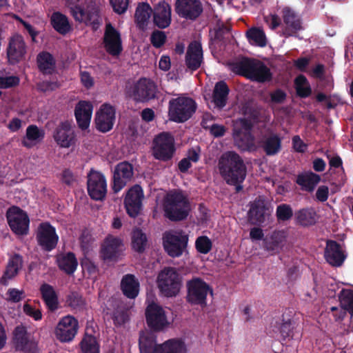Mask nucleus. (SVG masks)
I'll use <instances>...</instances> for the list:
<instances>
[{
  "label": "nucleus",
  "mask_w": 353,
  "mask_h": 353,
  "mask_svg": "<svg viewBox=\"0 0 353 353\" xmlns=\"http://www.w3.org/2000/svg\"><path fill=\"white\" fill-rule=\"evenodd\" d=\"M112 320L115 325H121L128 321V316L124 311H115L112 314Z\"/></svg>",
  "instance_id": "obj_62"
},
{
  "label": "nucleus",
  "mask_w": 353,
  "mask_h": 353,
  "mask_svg": "<svg viewBox=\"0 0 353 353\" xmlns=\"http://www.w3.org/2000/svg\"><path fill=\"white\" fill-rule=\"evenodd\" d=\"M286 93L279 88L270 93L271 101L274 103H282L286 99Z\"/></svg>",
  "instance_id": "obj_63"
},
{
  "label": "nucleus",
  "mask_w": 353,
  "mask_h": 353,
  "mask_svg": "<svg viewBox=\"0 0 353 353\" xmlns=\"http://www.w3.org/2000/svg\"><path fill=\"white\" fill-rule=\"evenodd\" d=\"M52 28L59 34L65 35L71 30V25L68 17L60 12H54L50 17Z\"/></svg>",
  "instance_id": "obj_44"
},
{
  "label": "nucleus",
  "mask_w": 353,
  "mask_h": 353,
  "mask_svg": "<svg viewBox=\"0 0 353 353\" xmlns=\"http://www.w3.org/2000/svg\"><path fill=\"white\" fill-rule=\"evenodd\" d=\"M140 283L134 274H127L121 281V290L124 296L130 299H135L139 293Z\"/></svg>",
  "instance_id": "obj_32"
},
{
  "label": "nucleus",
  "mask_w": 353,
  "mask_h": 353,
  "mask_svg": "<svg viewBox=\"0 0 353 353\" xmlns=\"http://www.w3.org/2000/svg\"><path fill=\"white\" fill-rule=\"evenodd\" d=\"M196 103L192 98L179 97L169 101V119L176 123H184L196 112Z\"/></svg>",
  "instance_id": "obj_5"
},
{
  "label": "nucleus",
  "mask_w": 353,
  "mask_h": 353,
  "mask_svg": "<svg viewBox=\"0 0 353 353\" xmlns=\"http://www.w3.org/2000/svg\"><path fill=\"white\" fill-rule=\"evenodd\" d=\"M160 344H157L156 336L150 332H141L139 338L140 353H159Z\"/></svg>",
  "instance_id": "obj_34"
},
{
  "label": "nucleus",
  "mask_w": 353,
  "mask_h": 353,
  "mask_svg": "<svg viewBox=\"0 0 353 353\" xmlns=\"http://www.w3.org/2000/svg\"><path fill=\"white\" fill-rule=\"evenodd\" d=\"M154 25L160 29L168 28L171 23V7L165 1L159 2L152 9Z\"/></svg>",
  "instance_id": "obj_27"
},
{
  "label": "nucleus",
  "mask_w": 353,
  "mask_h": 353,
  "mask_svg": "<svg viewBox=\"0 0 353 353\" xmlns=\"http://www.w3.org/2000/svg\"><path fill=\"white\" fill-rule=\"evenodd\" d=\"M265 208L263 203L254 202L248 212V217L253 224H260L265 221Z\"/></svg>",
  "instance_id": "obj_49"
},
{
  "label": "nucleus",
  "mask_w": 353,
  "mask_h": 353,
  "mask_svg": "<svg viewBox=\"0 0 353 353\" xmlns=\"http://www.w3.org/2000/svg\"><path fill=\"white\" fill-rule=\"evenodd\" d=\"M6 219L12 231L18 235L27 234L30 219L26 212L17 206L10 207L6 212Z\"/></svg>",
  "instance_id": "obj_12"
},
{
  "label": "nucleus",
  "mask_w": 353,
  "mask_h": 353,
  "mask_svg": "<svg viewBox=\"0 0 353 353\" xmlns=\"http://www.w3.org/2000/svg\"><path fill=\"white\" fill-rule=\"evenodd\" d=\"M219 170L228 184L244 181L247 168L241 157L235 152L223 153L219 160Z\"/></svg>",
  "instance_id": "obj_2"
},
{
  "label": "nucleus",
  "mask_w": 353,
  "mask_h": 353,
  "mask_svg": "<svg viewBox=\"0 0 353 353\" xmlns=\"http://www.w3.org/2000/svg\"><path fill=\"white\" fill-rule=\"evenodd\" d=\"M246 37L249 43L259 47H265L267 44L265 34L263 29L253 27L246 32Z\"/></svg>",
  "instance_id": "obj_48"
},
{
  "label": "nucleus",
  "mask_w": 353,
  "mask_h": 353,
  "mask_svg": "<svg viewBox=\"0 0 353 353\" xmlns=\"http://www.w3.org/2000/svg\"><path fill=\"white\" fill-rule=\"evenodd\" d=\"M23 263L22 256L18 254H14L9 260L6 270L0 279V283L4 285L8 284V280L14 277L19 269L21 268Z\"/></svg>",
  "instance_id": "obj_39"
},
{
  "label": "nucleus",
  "mask_w": 353,
  "mask_h": 353,
  "mask_svg": "<svg viewBox=\"0 0 353 353\" xmlns=\"http://www.w3.org/2000/svg\"><path fill=\"white\" fill-rule=\"evenodd\" d=\"M195 248L198 252L206 254L212 250V241L207 236H199L195 241Z\"/></svg>",
  "instance_id": "obj_55"
},
{
  "label": "nucleus",
  "mask_w": 353,
  "mask_h": 353,
  "mask_svg": "<svg viewBox=\"0 0 353 353\" xmlns=\"http://www.w3.org/2000/svg\"><path fill=\"white\" fill-rule=\"evenodd\" d=\"M185 65L192 72L197 70L203 62V49L201 43L192 42L187 50L185 59Z\"/></svg>",
  "instance_id": "obj_28"
},
{
  "label": "nucleus",
  "mask_w": 353,
  "mask_h": 353,
  "mask_svg": "<svg viewBox=\"0 0 353 353\" xmlns=\"http://www.w3.org/2000/svg\"><path fill=\"white\" fill-rule=\"evenodd\" d=\"M41 298L50 312H54L59 308L58 296L52 285L43 283L40 287Z\"/></svg>",
  "instance_id": "obj_36"
},
{
  "label": "nucleus",
  "mask_w": 353,
  "mask_h": 353,
  "mask_svg": "<svg viewBox=\"0 0 353 353\" xmlns=\"http://www.w3.org/2000/svg\"><path fill=\"white\" fill-rule=\"evenodd\" d=\"M252 124L247 119L234 121L232 135L235 144L242 150L250 149L254 145V137L252 134Z\"/></svg>",
  "instance_id": "obj_9"
},
{
  "label": "nucleus",
  "mask_w": 353,
  "mask_h": 353,
  "mask_svg": "<svg viewBox=\"0 0 353 353\" xmlns=\"http://www.w3.org/2000/svg\"><path fill=\"white\" fill-rule=\"evenodd\" d=\"M57 261L59 268L68 275L72 274L78 265L76 256L71 252L58 256Z\"/></svg>",
  "instance_id": "obj_41"
},
{
  "label": "nucleus",
  "mask_w": 353,
  "mask_h": 353,
  "mask_svg": "<svg viewBox=\"0 0 353 353\" xmlns=\"http://www.w3.org/2000/svg\"><path fill=\"white\" fill-rule=\"evenodd\" d=\"M283 22L285 25L283 30L285 37H296L298 31L302 29V23L300 17L290 8L283 9Z\"/></svg>",
  "instance_id": "obj_29"
},
{
  "label": "nucleus",
  "mask_w": 353,
  "mask_h": 353,
  "mask_svg": "<svg viewBox=\"0 0 353 353\" xmlns=\"http://www.w3.org/2000/svg\"><path fill=\"white\" fill-rule=\"evenodd\" d=\"M320 181L321 176L319 174L308 171L299 174L297 176L296 183L301 186L303 190L312 192Z\"/></svg>",
  "instance_id": "obj_40"
},
{
  "label": "nucleus",
  "mask_w": 353,
  "mask_h": 353,
  "mask_svg": "<svg viewBox=\"0 0 353 353\" xmlns=\"http://www.w3.org/2000/svg\"><path fill=\"white\" fill-rule=\"evenodd\" d=\"M175 12L181 18L195 21L203 11L200 0H176Z\"/></svg>",
  "instance_id": "obj_18"
},
{
  "label": "nucleus",
  "mask_w": 353,
  "mask_h": 353,
  "mask_svg": "<svg viewBox=\"0 0 353 353\" xmlns=\"http://www.w3.org/2000/svg\"><path fill=\"white\" fill-rule=\"evenodd\" d=\"M114 12L119 14H123L128 9V0H110Z\"/></svg>",
  "instance_id": "obj_59"
},
{
  "label": "nucleus",
  "mask_w": 353,
  "mask_h": 353,
  "mask_svg": "<svg viewBox=\"0 0 353 353\" xmlns=\"http://www.w3.org/2000/svg\"><path fill=\"white\" fill-rule=\"evenodd\" d=\"M93 110L92 104L88 101H79L74 109V116L79 128L85 130L90 126Z\"/></svg>",
  "instance_id": "obj_31"
},
{
  "label": "nucleus",
  "mask_w": 353,
  "mask_h": 353,
  "mask_svg": "<svg viewBox=\"0 0 353 353\" xmlns=\"http://www.w3.org/2000/svg\"><path fill=\"white\" fill-rule=\"evenodd\" d=\"M278 329L283 341L298 340L302 336V332L299 324L285 313L282 315L281 323Z\"/></svg>",
  "instance_id": "obj_25"
},
{
  "label": "nucleus",
  "mask_w": 353,
  "mask_h": 353,
  "mask_svg": "<svg viewBox=\"0 0 353 353\" xmlns=\"http://www.w3.org/2000/svg\"><path fill=\"white\" fill-rule=\"evenodd\" d=\"M148 243L146 234L139 228H135L131 234L132 249L137 253H143Z\"/></svg>",
  "instance_id": "obj_46"
},
{
  "label": "nucleus",
  "mask_w": 353,
  "mask_h": 353,
  "mask_svg": "<svg viewBox=\"0 0 353 353\" xmlns=\"http://www.w3.org/2000/svg\"><path fill=\"white\" fill-rule=\"evenodd\" d=\"M164 216L171 221L185 220L191 210L188 196L179 190H173L165 195L163 200Z\"/></svg>",
  "instance_id": "obj_1"
},
{
  "label": "nucleus",
  "mask_w": 353,
  "mask_h": 353,
  "mask_svg": "<svg viewBox=\"0 0 353 353\" xmlns=\"http://www.w3.org/2000/svg\"><path fill=\"white\" fill-rule=\"evenodd\" d=\"M143 198V190L139 185L136 184L127 191L123 204L127 214L130 217L135 218L139 214Z\"/></svg>",
  "instance_id": "obj_14"
},
{
  "label": "nucleus",
  "mask_w": 353,
  "mask_h": 353,
  "mask_svg": "<svg viewBox=\"0 0 353 353\" xmlns=\"http://www.w3.org/2000/svg\"><path fill=\"white\" fill-rule=\"evenodd\" d=\"M115 108L108 103L103 104L96 113V128L101 132L105 133L110 131L114 126L116 119Z\"/></svg>",
  "instance_id": "obj_21"
},
{
  "label": "nucleus",
  "mask_w": 353,
  "mask_h": 353,
  "mask_svg": "<svg viewBox=\"0 0 353 353\" xmlns=\"http://www.w3.org/2000/svg\"><path fill=\"white\" fill-rule=\"evenodd\" d=\"M329 196V188L326 185H321L318 188L316 192V198L319 201L325 202L327 200Z\"/></svg>",
  "instance_id": "obj_64"
},
{
  "label": "nucleus",
  "mask_w": 353,
  "mask_h": 353,
  "mask_svg": "<svg viewBox=\"0 0 353 353\" xmlns=\"http://www.w3.org/2000/svg\"><path fill=\"white\" fill-rule=\"evenodd\" d=\"M134 176L133 165L128 161L119 163L114 169L112 188L114 193L120 192Z\"/></svg>",
  "instance_id": "obj_16"
},
{
  "label": "nucleus",
  "mask_w": 353,
  "mask_h": 353,
  "mask_svg": "<svg viewBox=\"0 0 353 353\" xmlns=\"http://www.w3.org/2000/svg\"><path fill=\"white\" fill-rule=\"evenodd\" d=\"M229 92V87L224 81L216 83L212 93V102L216 107L222 109L226 105Z\"/></svg>",
  "instance_id": "obj_37"
},
{
  "label": "nucleus",
  "mask_w": 353,
  "mask_h": 353,
  "mask_svg": "<svg viewBox=\"0 0 353 353\" xmlns=\"http://www.w3.org/2000/svg\"><path fill=\"white\" fill-rule=\"evenodd\" d=\"M103 43L105 51L112 57H119L123 51L121 34L110 23L105 26Z\"/></svg>",
  "instance_id": "obj_17"
},
{
  "label": "nucleus",
  "mask_w": 353,
  "mask_h": 353,
  "mask_svg": "<svg viewBox=\"0 0 353 353\" xmlns=\"http://www.w3.org/2000/svg\"><path fill=\"white\" fill-rule=\"evenodd\" d=\"M123 241L112 235H108L101 246V256L105 261H115L118 259Z\"/></svg>",
  "instance_id": "obj_26"
},
{
  "label": "nucleus",
  "mask_w": 353,
  "mask_h": 353,
  "mask_svg": "<svg viewBox=\"0 0 353 353\" xmlns=\"http://www.w3.org/2000/svg\"><path fill=\"white\" fill-rule=\"evenodd\" d=\"M53 138L61 148H68L75 144L76 134L68 121L61 122L54 132Z\"/></svg>",
  "instance_id": "obj_24"
},
{
  "label": "nucleus",
  "mask_w": 353,
  "mask_h": 353,
  "mask_svg": "<svg viewBox=\"0 0 353 353\" xmlns=\"http://www.w3.org/2000/svg\"><path fill=\"white\" fill-rule=\"evenodd\" d=\"M83 353H99V344L91 334H85L80 343Z\"/></svg>",
  "instance_id": "obj_51"
},
{
  "label": "nucleus",
  "mask_w": 353,
  "mask_h": 353,
  "mask_svg": "<svg viewBox=\"0 0 353 353\" xmlns=\"http://www.w3.org/2000/svg\"><path fill=\"white\" fill-rule=\"evenodd\" d=\"M276 216L277 221H286L293 216V210L292 207L289 204L282 203L276 207Z\"/></svg>",
  "instance_id": "obj_54"
},
{
  "label": "nucleus",
  "mask_w": 353,
  "mask_h": 353,
  "mask_svg": "<svg viewBox=\"0 0 353 353\" xmlns=\"http://www.w3.org/2000/svg\"><path fill=\"white\" fill-rule=\"evenodd\" d=\"M157 91V85L152 81L142 78L134 85L132 94L137 101L145 102L154 99Z\"/></svg>",
  "instance_id": "obj_23"
},
{
  "label": "nucleus",
  "mask_w": 353,
  "mask_h": 353,
  "mask_svg": "<svg viewBox=\"0 0 353 353\" xmlns=\"http://www.w3.org/2000/svg\"><path fill=\"white\" fill-rule=\"evenodd\" d=\"M80 0H65L69 6L70 12L74 19L78 22H83L90 25L97 30L100 25L99 8L94 1H90L85 8L79 5Z\"/></svg>",
  "instance_id": "obj_4"
},
{
  "label": "nucleus",
  "mask_w": 353,
  "mask_h": 353,
  "mask_svg": "<svg viewBox=\"0 0 353 353\" xmlns=\"http://www.w3.org/2000/svg\"><path fill=\"white\" fill-rule=\"evenodd\" d=\"M243 114L246 117L245 118H240L239 119H247L252 124V128L254 123H257L259 119V112L252 108L246 106L243 108Z\"/></svg>",
  "instance_id": "obj_57"
},
{
  "label": "nucleus",
  "mask_w": 353,
  "mask_h": 353,
  "mask_svg": "<svg viewBox=\"0 0 353 353\" xmlns=\"http://www.w3.org/2000/svg\"><path fill=\"white\" fill-rule=\"evenodd\" d=\"M340 304L353 316V290L343 289L339 295Z\"/></svg>",
  "instance_id": "obj_52"
},
{
  "label": "nucleus",
  "mask_w": 353,
  "mask_h": 353,
  "mask_svg": "<svg viewBox=\"0 0 353 353\" xmlns=\"http://www.w3.org/2000/svg\"><path fill=\"white\" fill-rule=\"evenodd\" d=\"M37 66L44 74H52L55 70L56 61L48 52L43 51L37 57Z\"/></svg>",
  "instance_id": "obj_42"
},
{
  "label": "nucleus",
  "mask_w": 353,
  "mask_h": 353,
  "mask_svg": "<svg viewBox=\"0 0 353 353\" xmlns=\"http://www.w3.org/2000/svg\"><path fill=\"white\" fill-rule=\"evenodd\" d=\"M281 139L277 134L263 136L260 141L261 147L268 156L278 154L281 150Z\"/></svg>",
  "instance_id": "obj_35"
},
{
  "label": "nucleus",
  "mask_w": 353,
  "mask_h": 353,
  "mask_svg": "<svg viewBox=\"0 0 353 353\" xmlns=\"http://www.w3.org/2000/svg\"><path fill=\"white\" fill-rule=\"evenodd\" d=\"M36 239L42 250L50 252L56 248L59 236L56 233L55 228L50 223L44 222L39 225Z\"/></svg>",
  "instance_id": "obj_15"
},
{
  "label": "nucleus",
  "mask_w": 353,
  "mask_h": 353,
  "mask_svg": "<svg viewBox=\"0 0 353 353\" xmlns=\"http://www.w3.org/2000/svg\"><path fill=\"white\" fill-rule=\"evenodd\" d=\"M87 190L92 200L105 199L107 194V183L105 176L101 172L90 170L87 175Z\"/></svg>",
  "instance_id": "obj_11"
},
{
  "label": "nucleus",
  "mask_w": 353,
  "mask_h": 353,
  "mask_svg": "<svg viewBox=\"0 0 353 353\" xmlns=\"http://www.w3.org/2000/svg\"><path fill=\"white\" fill-rule=\"evenodd\" d=\"M186 346L181 340L172 339L159 345V353H186Z\"/></svg>",
  "instance_id": "obj_47"
},
{
  "label": "nucleus",
  "mask_w": 353,
  "mask_h": 353,
  "mask_svg": "<svg viewBox=\"0 0 353 353\" xmlns=\"http://www.w3.org/2000/svg\"><path fill=\"white\" fill-rule=\"evenodd\" d=\"M231 27L230 26L222 23L215 29V39L220 41H223L225 39V36L230 34Z\"/></svg>",
  "instance_id": "obj_61"
},
{
  "label": "nucleus",
  "mask_w": 353,
  "mask_h": 353,
  "mask_svg": "<svg viewBox=\"0 0 353 353\" xmlns=\"http://www.w3.org/2000/svg\"><path fill=\"white\" fill-rule=\"evenodd\" d=\"M157 285L165 296H174L180 290V275L174 268H165L157 276Z\"/></svg>",
  "instance_id": "obj_7"
},
{
  "label": "nucleus",
  "mask_w": 353,
  "mask_h": 353,
  "mask_svg": "<svg viewBox=\"0 0 353 353\" xmlns=\"http://www.w3.org/2000/svg\"><path fill=\"white\" fill-rule=\"evenodd\" d=\"M232 71L252 81L264 83L271 81L270 69L262 61L248 57L231 64Z\"/></svg>",
  "instance_id": "obj_3"
},
{
  "label": "nucleus",
  "mask_w": 353,
  "mask_h": 353,
  "mask_svg": "<svg viewBox=\"0 0 353 353\" xmlns=\"http://www.w3.org/2000/svg\"><path fill=\"white\" fill-rule=\"evenodd\" d=\"M294 218L298 225L305 228L315 225L318 215L313 208H305L295 212Z\"/></svg>",
  "instance_id": "obj_38"
},
{
  "label": "nucleus",
  "mask_w": 353,
  "mask_h": 353,
  "mask_svg": "<svg viewBox=\"0 0 353 353\" xmlns=\"http://www.w3.org/2000/svg\"><path fill=\"white\" fill-rule=\"evenodd\" d=\"M145 320L148 326L154 331H161L168 324L164 310L155 303L147 306Z\"/></svg>",
  "instance_id": "obj_19"
},
{
  "label": "nucleus",
  "mask_w": 353,
  "mask_h": 353,
  "mask_svg": "<svg viewBox=\"0 0 353 353\" xmlns=\"http://www.w3.org/2000/svg\"><path fill=\"white\" fill-rule=\"evenodd\" d=\"M188 294L187 301L192 305H197L203 307L207 305V296L212 290L205 281L199 277L188 281L186 284Z\"/></svg>",
  "instance_id": "obj_8"
},
{
  "label": "nucleus",
  "mask_w": 353,
  "mask_h": 353,
  "mask_svg": "<svg viewBox=\"0 0 353 353\" xmlns=\"http://www.w3.org/2000/svg\"><path fill=\"white\" fill-rule=\"evenodd\" d=\"M19 78L17 76L0 77V88H10L19 84Z\"/></svg>",
  "instance_id": "obj_58"
},
{
  "label": "nucleus",
  "mask_w": 353,
  "mask_h": 353,
  "mask_svg": "<svg viewBox=\"0 0 353 353\" xmlns=\"http://www.w3.org/2000/svg\"><path fill=\"white\" fill-rule=\"evenodd\" d=\"M65 303L70 307L78 310H82L85 305L83 296L77 292H70L66 296Z\"/></svg>",
  "instance_id": "obj_53"
},
{
  "label": "nucleus",
  "mask_w": 353,
  "mask_h": 353,
  "mask_svg": "<svg viewBox=\"0 0 353 353\" xmlns=\"http://www.w3.org/2000/svg\"><path fill=\"white\" fill-rule=\"evenodd\" d=\"M324 256L326 261L334 267L342 265L346 258L341 245L334 240L327 241Z\"/></svg>",
  "instance_id": "obj_30"
},
{
  "label": "nucleus",
  "mask_w": 353,
  "mask_h": 353,
  "mask_svg": "<svg viewBox=\"0 0 353 353\" xmlns=\"http://www.w3.org/2000/svg\"><path fill=\"white\" fill-rule=\"evenodd\" d=\"M78 328V321L72 316H65L60 320L55 329L57 339L61 342L71 341L77 334Z\"/></svg>",
  "instance_id": "obj_22"
},
{
  "label": "nucleus",
  "mask_w": 353,
  "mask_h": 353,
  "mask_svg": "<svg viewBox=\"0 0 353 353\" xmlns=\"http://www.w3.org/2000/svg\"><path fill=\"white\" fill-rule=\"evenodd\" d=\"M27 46L22 35L15 33L8 39L6 55L9 64L15 65L25 59Z\"/></svg>",
  "instance_id": "obj_13"
},
{
  "label": "nucleus",
  "mask_w": 353,
  "mask_h": 353,
  "mask_svg": "<svg viewBox=\"0 0 353 353\" xmlns=\"http://www.w3.org/2000/svg\"><path fill=\"white\" fill-rule=\"evenodd\" d=\"M175 152L174 140L168 132L158 134L153 141L152 154L159 161L170 160Z\"/></svg>",
  "instance_id": "obj_10"
},
{
  "label": "nucleus",
  "mask_w": 353,
  "mask_h": 353,
  "mask_svg": "<svg viewBox=\"0 0 353 353\" xmlns=\"http://www.w3.org/2000/svg\"><path fill=\"white\" fill-rule=\"evenodd\" d=\"M188 240V235L182 230L165 232L163 236V248L170 256L179 257L186 250Z\"/></svg>",
  "instance_id": "obj_6"
},
{
  "label": "nucleus",
  "mask_w": 353,
  "mask_h": 353,
  "mask_svg": "<svg viewBox=\"0 0 353 353\" xmlns=\"http://www.w3.org/2000/svg\"><path fill=\"white\" fill-rule=\"evenodd\" d=\"M294 84L296 94L301 98H307L312 94V88L304 75L300 74L296 77Z\"/></svg>",
  "instance_id": "obj_50"
},
{
  "label": "nucleus",
  "mask_w": 353,
  "mask_h": 353,
  "mask_svg": "<svg viewBox=\"0 0 353 353\" xmlns=\"http://www.w3.org/2000/svg\"><path fill=\"white\" fill-rule=\"evenodd\" d=\"M285 236L282 232H274L270 236L263 239V248L272 254L278 253L283 246Z\"/></svg>",
  "instance_id": "obj_43"
},
{
  "label": "nucleus",
  "mask_w": 353,
  "mask_h": 353,
  "mask_svg": "<svg viewBox=\"0 0 353 353\" xmlns=\"http://www.w3.org/2000/svg\"><path fill=\"white\" fill-rule=\"evenodd\" d=\"M44 137V132L36 125H30L26 128V135L21 140V145L26 148H31L40 139Z\"/></svg>",
  "instance_id": "obj_45"
},
{
  "label": "nucleus",
  "mask_w": 353,
  "mask_h": 353,
  "mask_svg": "<svg viewBox=\"0 0 353 353\" xmlns=\"http://www.w3.org/2000/svg\"><path fill=\"white\" fill-rule=\"evenodd\" d=\"M167 39V36L164 32L155 30L152 32L150 41L152 46L156 48L162 47Z\"/></svg>",
  "instance_id": "obj_56"
},
{
  "label": "nucleus",
  "mask_w": 353,
  "mask_h": 353,
  "mask_svg": "<svg viewBox=\"0 0 353 353\" xmlns=\"http://www.w3.org/2000/svg\"><path fill=\"white\" fill-rule=\"evenodd\" d=\"M12 340L17 350L25 353H37V343L28 333L25 326L20 325L14 328Z\"/></svg>",
  "instance_id": "obj_20"
},
{
  "label": "nucleus",
  "mask_w": 353,
  "mask_h": 353,
  "mask_svg": "<svg viewBox=\"0 0 353 353\" xmlns=\"http://www.w3.org/2000/svg\"><path fill=\"white\" fill-rule=\"evenodd\" d=\"M152 14V8L147 2L139 3L134 13V22L141 30H145Z\"/></svg>",
  "instance_id": "obj_33"
},
{
  "label": "nucleus",
  "mask_w": 353,
  "mask_h": 353,
  "mask_svg": "<svg viewBox=\"0 0 353 353\" xmlns=\"http://www.w3.org/2000/svg\"><path fill=\"white\" fill-rule=\"evenodd\" d=\"M24 313L32 317L35 321H39L42 319V313L39 309H36L28 303H25L23 307Z\"/></svg>",
  "instance_id": "obj_60"
}]
</instances>
